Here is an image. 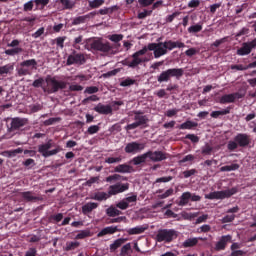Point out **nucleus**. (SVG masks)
Returning a JSON list of instances; mask_svg holds the SVG:
<instances>
[{
    "label": "nucleus",
    "instance_id": "f257e3e1",
    "mask_svg": "<svg viewBox=\"0 0 256 256\" xmlns=\"http://www.w3.org/2000/svg\"><path fill=\"white\" fill-rule=\"evenodd\" d=\"M147 51H154L155 59H159V57H163V55H167L168 53L164 42L150 43L148 46H144L141 50L132 55V60L126 62L127 67L135 69V67H139L141 63H145L147 59H145L143 55H145Z\"/></svg>",
    "mask_w": 256,
    "mask_h": 256
},
{
    "label": "nucleus",
    "instance_id": "f03ea898",
    "mask_svg": "<svg viewBox=\"0 0 256 256\" xmlns=\"http://www.w3.org/2000/svg\"><path fill=\"white\" fill-rule=\"evenodd\" d=\"M45 82L47 83V85L42 87V91L44 93H47L48 95H51L52 93H57L59 89L67 88V82L59 81L55 77L47 76Z\"/></svg>",
    "mask_w": 256,
    "mask_h": 256
},
{
    "label": "nucleus",
    "instance_id": "7ed1b4c3",
    "mask_svg": "<svg viewBox=\"0 0 256 256\" xmlns=\"http://www.w3.org/2000/svg\"><path fill=\"white\" fill-rule=\"evenodd\" d=\"M33 69H37V60L30 59L22 61L16 69V72L18 77H25L27 75H32Z\"/></svg>",
    "mask_w": 256,
    "mask_h": 256
},
{
    "label": "nucleus",
    "instance_id": "20e7f679",
    "mask_svg": "<svg viewBox=\"0 0 256 256\" xmlns=\"http://www.w3.org/2000/svg\"><path fill=\"white\" fill-rule=\"evenodd\" d=\"M185 73L183 68H170L166 71H162L157 77L158 83H167L171 77H176V79H181V76Z\"/></svg>",
    "mask_w": 256,
    "mask_h": 256
},
{
    "label": "nucleus",
    "instance_id": "39448f33",
    "mask_svg": "<svg viewBox=\"0 0 256 256\" xmlns=\"http://www.w3.org/2000/svg\"><path fill=\"white\" fill-rule=\"evenodd\" d=\"M88 48L90 51H100V53H109L113 46L109 42H104L101 39H94L88 41Z\"/></svg>",
    "mask_w": 256,
    "mask_h": 256
},
{
    "label": "nucleus",
    "instance_id": "423d86ee",
    "mask_svg": "<svg viewBox=\"0 0 256 256\" xmlns=\"http://www.w3.org/2000/svg\"><path fill=\"white\" fill-rule=\"evenodd\" d=\"M175 229H159L156 234L158 243H171L177 237Z\"/></svg>",
    "mask_w": 256,
    "mask_h": 256
},
{
    "label": "nucleus",
    "instance_id": "0eeeda50",
    "mask_svg": "<svg viewBox=\"0 0 256 256\" xmlns=\"http://www.w3.org/2000/svg\"><path fill=\"white\" fill-rule=\"evenodd\" d=\"M134 121L132 124H128L125 129L126 131H132V129H137V127H143L149 123V117L143 115L141 111L134 112Z\"/></svg>",
    "mask_w": 256,
    "mask_h": 256
},
{
    "label": "nucleus",
    "instance_id": "6e6552de",
    "mask_svg": "<svg viewBox=\"0 0 256 256\" xmlns=\"http://www.w3.org/2000/svg\"><path fill=\"white\" fill-rule=\"evenodd\" d=\"M235 193H237L236 188L226 189L222 191H214L206 194L205 199H229V197H232V195H235Z\"/></svg>",
    "mask_w": 256,
    "mask_h": 256
},
{
    "label": "nucleus",
    "instance_id": "1a4fd4ad",
    "mask_svg": "<svg viewBox=\"0 0 256 256\" xmlns=\"http://www.w3.org/2000/svg\"><path fill=\"white\" fill-rule=\"evenodd\" d=\"M51 147H55L53 140H49L47 143L39 145L38 152H40L43 157H52V155H57V153L61 151V148L59 147L49 150Z\"/></svg>",
    "mask_w": 256,
    "mask_h": 256
},
{
    "label": "nucleus",
    "instance_id": "9d476101",
    "mask_svg": "<svg viewBox=\"0 0 256 256\" xmlns=\"http://www.w3.org/2000/svg\"><path fill=\"white\" fill-rule=\"evenodd\" d=\"M85 54L73 51L67 58L66 65H85Z\"/></svg>",
    "mask_w": 256,
    "mask_h": 256
},
{
    "label": "nucleus",
    "instance_id": "9b49d317",
    "mask_svg": "<svg viewBox=\"0 0 256 256\" xmlns=\"http://www.w3.org/2000/svg\"><path fill=\"white\" fill-rule=\"evenodd\" d=\"M253 49H256V38L250 42H244L242 47L237 50V55L243 57L249 55Z\"/></svg>",
    "mask_w": 256,
    "mask_h": 256
},
{
    "label": "nucleus",
    "instance_id": "f8f14e48",
    "mask_svg": "<svg viewBox=\"0 0 256 256\" xmlns=\"http://www.w3.org/2000/svg\"><path fill=\"white\" fill-rule=\"evenodd\" d=\"M143 149H145V143H139L135 141L126 144L124 151L125 153H132L133 155H135V153H141Z\"/></svg>",
    "mask_w": 256,
    "mask_h": 256
},
{
    "label": "nucleus",
    "instance_id": "ddd939ff",
    "mask_svg": "<svg viewBox=\"0 0 256 256\" xmlns=\"http://www.w3.org/2000/svg\"><path fill=\"white\" fill-rule=\"evenodd\" d=\"M127 189H129V184L117 183L109 187L108 194L111 197V195H117L119 193H123L124 191H127Z\"/></svg>",
    "mask_w": 256,
    "mask_h": 256
},
{
    "label": "nucleus",
    "instance_id": "4468645a",
    "mask_svg": "<svg viewBox=\"0 0 256 256\" xmlns=\"http://www.w3.org/2000/svg\"><path fill=\"white\" fill-rule=\"evenodd\" d=\"M147 153L148 158H150V160H152L154 163H159L167 159V154L162 151H148Z\"/></svg>",
    "mask_w": 256,
    "mask_h": 256
},
{
    "label": "nucleus",
    "instance_id": "2eb2a0df",
    "mask_svg": "<svg viewBox=\"0 0 256 256\" xmlns=\"http://www.w3.org/2000/svg\"><path fill=\"white\" fill-rule=\"evenodd\" d=\"M22 199L28 203H37V201H43V197L35 196L34 192L26 191L20 193Z\"/></svg>",
    "mask_w": 256,
    "mask_h": 256
},
{
    "label": "nucleus",
    "instance_id": "dca6fc26",
    "mask_svg": "<svg viewBox=\"0 0 256 256\" xmlns=\"http://www.w3.org/2000/svg\"><path fill=\"white\" fill-rule=\"evenodd\" d=\"M234 141L238 143L239 147H247L251 143V137L247 134L240 133L235 136Z\"/></svg>",
    "mask_w": 256,
    "mask_h": 256
},
{
    "label": "nucleus",
    "instance_id": "f3484780",
    "mask_svg": "<svg viewBox=\"0 0 256 256\" xmlns=\"http://www.w3.org/2000/svg\"><path fill=\"white\" fill-rule=\"evenodd\" d=\"M10 131H17V129H21V127H25L27 125V119L25 118H13L10 124Z\"/></svg>",
    "mask_w": 256,
    "mask_h": 256
},
{
    "label": "nucleus",
    "instance_id": "a211bd4d",
    "mask_svg": "<svg viewBox=\"0 0 256 256\" xmlns=\"http://www.w3.org/2000/svg\"><path fill=\"white\" fill-rule=\"evenodd\" d=\"M94 111L96 113H100L101 115H111L113 113V108L110 105H103L99 103L95 108Z\"/></svg>",
    "mask_w": 256,
    "mask_h": 256
},
{
    "label": "nucleus",
    "instance_id": "6ab92c4d",
    "mask_svg": "<svg viewBox=\"0 0 256 256\" xmlns=\"http://www.w3.org/2000/svg\"><path fill=\"white\" fill-rule=\"evenodd\" d=\"M231 241V236L226 235L222 236L220 240L216 243L215 250L216 251H223L225 247H227V244Z\"/></svg>",
    "mask_w": 256,
    "mask_h": 256
},
{
    "label": "nucleus",
    "instance_id": "aec40b11",
    "mask_svg": "<svg viewBox=\"0 0 256 256\" xmlns=\"http://www.w3.org/2000/svg\"><path fill=\"white\" fill-rule=\"evenodd\" d=\"M95 15H97L96 12H90L89 14H86L84 16H79V17L74 18L72 23H73V25H81V23H85V21L91 19Z\"/></svg>",
    "mask_w": 256,
    "mask_h": 256
},
{
    "label": "nucleus",
    "instance_id": "412c9836",
    "mask_svg": "<svg viewBox=\"0 0 256 256\" xmlns=\"http://www.w3.org/2000/svg\"><path fill=\"white\" fill-rule=\"evenodd\" d=\"M119 229L117 226H108L106 228H103L99 233L98 237H104V235H113V233H117Z\"/></svg>",
    "mask_w": 256,
    "mask_h": 256
},
{
    "label": "nucleus",
    "instance_id": "4be33fe9",
    "mask_svg": "<svg viewBox=\"0 0 256 256\" xmlns=\"http://www.w3.org/2000/svg\"><path fill=\"white\" fill-rule=\"evenodd\" d=\"M147 231V227L145 226H136L134 228H130L127 230L128 235H141V233H145Z\"/></svg>",
    "mask_w": 256,
    "mask_h": 256
},
{
    "label": "nucleus",
    "instance_id": "5701e85b",
    "mask_svg": "<svg viewBox=\"0 0 256 256\" xmlns=\"http://www.w3.org/2000/svg\"><path fill=\"white\" fill-rule=\"evenodd\" d=\"M97 207H99V204L95 202L86 203L84 206H82V213L87 215V213H91V211H93V209H97Z\"/></svg>",
    "mask_w": 256,
    "mask_h": 256
},
{
    "label": "nucleus",
    "instance_id": "b1692460",
    "mask_svg": "<svg viewBox=\"0 0 256 256\" xmlns=\"http://www.w3.org/2000/svg\"><path fill=\"white\" fill-rule=\"evenodd\" d=\"M189 201H191V192H184L180 196V201H179L178 205L180 207H185V205H187V203H189Z\"/></svg>",
    "mask_w": 256,
    "mask_h": 256
},
{
    "label": "nucleus",
    "instance_id": "393cba45",
    "mask_svg": "<svg viewBox=\"0 0 256 256\" xmlns=\"http://www.w3.org/2000/svg\"><path fill=\"white\" fill-rule=\"evenodd\" d=\"M127 241V238H119L115 240L112 244H110V251L113 253L114 251H117L121 245H124V243Z\"/></svg>",
    "mask_w": 256,
    "mask_h": 256
},
{
    "label": "nucleus",
    "instance_id": "a878e982",
    "mask_svg": "<svg viewBox=\"0 0 256 256\" xmlns=\"http://www.w3.org/2000/svg\"><path fill=\"white\" fill-rule=\"evenodd\" d=\"M132 167L127 164H120L114 168L115 173H131Z\"/></svg>",
    "mask_w": 256,
    "mask_h": 256
},
{
    "label": "nucleus",
    "instance_id": "bb28decb",
    "mask_svg": "<svg viewBox=\"0 0 256 256\" xmlns=\"http://www.w3.org/2000/svg\"><path fill=\"white\" fill-rule=\"evenodd\" d=\"M147 158H149L148 153L141 154L139 156H136L132 159V163L134 165H141V163H145L147 161Z\"/></svg>",
    "mask_w": 256,
    "mask_h": 256
},
{
    "label": "nucleus",
    "instance_id": "cd10ccee",
    "mask_svg": "<svg viewBox=\"0 0 256 256\" xmlns=\"http://www.w3.org/2000/svg\"><path fill=\"white\" fill-rule=\"evenodd\" d=\"M110 194L109 192H98L95 193L94 196L92 197V199H94L95 201H107V199H109Z\"/></svg>",
    "mask_w": 256,
    "mask_h": 256
},
{
    "label": "nucleus",
    "instance_id": "c85d7f7f",
    "mask_svg": "<svg viewBox=\"0 0 256 256\" xmlns=\"http://www.w3.org/2000/svg\"><path fill=\"white\" fill-rule=\"evenodd\" d=\"M197 243H199V238H188L182 243V247H184L185 249L189 247H195Z\"/></svg>",
    "mask_w": 256,
    "mask_h": 256
},
{
    "label": "nucleus",
    "instance_id": "c756f323",
    "mask_svg": "<svg viewBox=\"0 0 256 256\" xmlns=\"http://www.w3.org/2000/svg\"><path fill=\"white\" fill-rule=\"evenodd\" d=\"M13 69H15L13 64H6L4 66H0V75H9V73H11Z\"/></svg>",
    "mask_w": 256,
    "mask_h": 256
},
{
    "label": "nucleus",
    "instance_id": "7c9ffc66",
    "mask_svg": "<svg viewBox=\"0 0 256 256\" xmlns=\"http://www.w3.org/2000/svg\"><path fill=\"white\" fill-rule=\"evenodd\" d=\"M181 217L186 221H192V219H195V217H199V212H182Z\"/></svg>",
    "mask_w": 256,
    "mask_h": 256
},
{
    "label": "nucleus",
    "instance_id": "2f4dec72",
    "mask_svg": "<svg viewBox=\"0 0 256 256\" xmlns=\"http://www.w3.org/2000/svg\"><path fill=\"white\" fill-rule=\"evenodd\" d=\"M106 213L108 217H117L121 215V211L113 206H110L107 210Z\"/></svg>",
    "mask_w": 256,
    "mask_h": 256
},
{
    "label": "nucleus",
    "instance_id": "473e14b6",
    "mask_svg": "<svg viewBox=\"0 0 256 256\" xmlns=\"http://www.w3.org/2000/svg\"><path fill=\"white\" fill-rule=\"evenodd\" d=\"M120 256H131V243H127L122 246Z\"/></svg>",
    "mask_w": 256,
    "mask_h": 256
},
{
    "label": "nucleus",
    "instance_id": "72a5a7b5",
    "mask_svg": "<svg viewBox=\"0 0 256 256\" xmlns=\"http://www.w3.org/2000/svg\"><path fill=\"white\" fill-rule=\"evenodd\" d=\"M235 102V96L233 94H226L223 95L220 99V103H234Z\"/></svg>",
    "mask_w": 256,
    "mask_h": 256
},
{
    "label": "nucleus",
    "instance_id": "f704fd0d",
    "mask_svg": "<svg viewBox=\"0 0 256 256\" xmlns=\"http://www.w3.org/2000/svg\"><path fill=\"white\" fill-rule=\"evenodd\" d=\"M20 153H23L22 148H17L15 150H8L4 152L5 157H17Z\"/></svg>",
    "mask_w": 256,
    "mask_h": 256
},
{
    "label": "nucleus",
    "instance_id": "c9c22d12",
    "mask_svg": "<svg viewBox=\"0 0 256 256\" xmlns=\"http://www.w3.org/2000/svg\"><path fill=\"white\" fill-rule=\"evenodd\" d=\"M5 55H10L11 57L15 56V55H19V53H23V48H12V49H8L5 50Z\"/></svg>",
    "mask_w": 256,
    "mask_h": 256
},
{
    "label": "nucleus",
    "instance_id": "e433bc0d",
    "mask_svg": "<svg viewBox=\"0 0 256 256\" xmlns=\"http://www.w3.org/2000/svg\"><path fill=\"white\" fill-rule=\"evenodd\" d=\"M197 125H199V124L188 120V121L182 123L178 128L179 129H193V127H197Z\"/></svg>",
    "mask_w": 256,
    "mask_h": 256
},
{
    "label": "nucleus",
    "instance_id": "4c0bfd02",
    "mask_svg": "<svg viewBox=\"0 0 256 256\" xmlns=\"http://www.w3.org/2000/svg\"><path fill=\"white\" fill-rule=\"evenodd\" d=\"M80 243L78 241L75 242H67L64 248V251H75L77 247H79Z\"/></svg>",
    "mask_w": 256,
    "mask_h": 256
},
{
    "label": "nucleus",
    "instance_id": "58836bf2",
    "mask_svg": "<svg viewBox=\"0 0 256 256\" xmlns=\"http://www.w3.org/2000/svg\"><path fill=\"white\" fill-rule=\"evenodd\" d=\"M89 3V7H91V9H97L99 7H101V5H103V3H105V0H90L88 1Z\"/></svg>",
    "mask_w": 256,
    "mask_h": 256
},
{
    "label": "nucleus",
    "instance_id": "ea45409f",
    "mask_svg": "<svg viewBox=\"0 0 256 256\" xmlns=\"http://www.w3.org/2000/svg\"><path fill=\"white\" fill-rule=\"evenodd\" d=\"M210 115L213 119H217L218 117H221V115H229V109L213 111Z\"/></svg>",
    "mask_w": 256,
    "mask_h": 256
},
{
    "label": "nucleus",
    "instance_id": "a19ab883",
    "mask_svg": "<svg viewBox=\"0 0 256 256\" xmlns=\"http://www.w3.org/2000/svg\"><path fill=\"white\" fill-rule=\"evenodd\" d=\"M50 0H34L36 9H45L46 5H49Z\"/></svg>",
    "mask_w": 256,
    "mask_h": 256
},
{
    "label": "nucleus",
    "instance_id": "79ce46f5",
    "mask_svg": "<svg viewBox=\"0 0 256 256\" xmlns=\"http://www.w3.org/2000/svg\"><path fill=\"white\" fill-rule=\"evenodd\" d=\"M60 3H62L64 9H73L75 7V2L71 0H60Z\"/></svg>",
    "mask_w": 256,
    "mask_h": 256
},
{
    "label": "nucleus",
    "instance_id": "37998d69",
    "mask_svg": "<svg viewBox=\"0 0 256 256\" xmlns=\"http://www.w3.org/2000/svg\"><path fill=\"white\" fill-rule=\"evenodd\" d=\"M124 201L127 203L128 207H132L133 203H137V195H132L124 198Z\"/></svg>",
    "mask_w": 256,
    "mask_h": 256
},
{
    "label": "nucleus",
    "instance_id": "c03bdc74",
    "mask_svg": "<svg viewBox=\"0 0 256 256\" xmlns=\"http://www.w3.org/2000/svg\"><path fill=\"white\" fill-rule=\"evenodd\" d=\"M239 169V164H232L229 166H223L220 168V171L225 172V171H237Z\"/></svg>",
    "mask_w": 256,
    "mask_h": 256
},
{
    "label": "nucleus",
    "instance_id": "a18cd8bd",
    "mask_svg": "<svg viewBox=\"0 0 256 256\" xmlns=\"http://www.w3.org/2000/svg\"><path fill=\"white\" fill-rule=\"evenodd\" d=\"M131 85H135V79L126 78L122 82H120L121 87H131Z\"/></svg>",
    "mask_w": 256,
    "mask_h": 256
},
{
    "label": "nucleus",
    "instance_id": "49530a36",
    "mask_svg": "<svg viewBox=\"0 0 256 256\" xmlns=\"http://www.w3.org/2000/svg\"><path fill=\"white\" fill-rule=\"evenodd\" d=\"M230 69L234 71H247L249 69L248 65L238 64V65H231Z\"/></svg>",
    "mask_w": 256,
    "mask_h": 256
},
{
    "label": "nucleus",
    "instance_id": "de8ad7c7",
    "mask_svg": "<svg viewBox=\"0 0 256 256\" xmlns=\"http://www.w3.org/2000/svg\"><path fill=\"white\" fill-rule=\"evenodd\" d=\"M116 9H118L117 6H112L110 8L100 9L99 13L100 15H109V13H113Z\"/></svg>",
    "mask_w": 256,
    "mask_h": 256
},
{
    "label": "nucleus",
    "instance_id": "09e8293b",
    "mask_svg": "<svg viewBox=\"0 0 256 256\" xmlns=\"http://www.w3.org/2000/svg\"><path fill=\"white\" fill-rule=\"evenodd\" d=\"M123 161V158L121 156L119 157H109L105 159V163L113 164V163H121Z\"/></svg>",
    "mask_w": 256,
    "mask_h": 256
},
{
    "label": "nucleus",
    "instance_id": "8fccbe9b",
    "mask_svg": "<svg viewBox=\"0 0 256 256\" xmlns=\"http://www.w3.org/2000/svg\"><path fill=\"white\" fill-rule=\"evenodd\" d=\"M86 237H91V232L89 230H82L76 235V239H85Z\"/></svg>",
    "mask_w": 256,
    "mask_h": 256
},
{
    "label": "nucleus",
    "instance_id": "3c124183",
    "mask_svg": "<svg viewBox=\"0 0 256 256\" xmlns=\"http://www.w3.org/2000/svg\"><path fill=\"white\" fill-rule=\"evenodd\" d=\"M110 41H113V43H119V41H123V35L122 34H114L108 37Z\"/></svg>",
    "mask_w": 256,
    "mask_h": 256
},
{
    "label": "nucleus",
    "instance_id": "603ef678",
    "mask_svg": "<svg viewBox=\"0 0 256 256\" xmlns=\"http://www.w3.org/2000/svg\"><path fill=\"white\" fill-rule=\"evenodd\" d=\"M173 193H174L173 188H170L166 190L165 193L158 195V199H167V197H171Z\"/></svg>",
    "mask_w": 256,
    "mask_h": 256
},
{
    "label": "nucleus",
    "instance_id": "864d4df0",
    "mask_svg": "<svg viewBox=\"0 0 256 256\" xmlns=\"http://www.w3.org/2000/svg\"><path fill=\"white\" fill-rule=\"evenodd\" d=\"M203 29V26L196 24L194 26H190L188 28V32L189 33H199V31H201Z\"/></svg>",
    "mask_w": 256,
    "mask_h": 256
},
{
    "label": "nucleus",
    "instance_id": "5fc2aeb1",
    "mask_svg": "<svg viewBox=\"0 0 256 256\" xmlns=\"http://www.w3.org/2000/svg\"><path fill=\"white\" fill-rule=\"evenodd\" d=\"M164 46L166 47V51H173L175 49V42L172 40H168L163 42Z\"/></svg>",
    "mask_w": 256,
    "mask_h": 256
},
{
    "label": "nucleus",
    "instance_id": "6e6d98bb",
    "mask_svg": "<svg viewBox=\"0 0 256 256\" xmlns=\"http://www.w3.org/2000/svg\"><path fill=\"white\" fill-rule=\"evenodd\" d=\"M116 207L118 209H121L122 211H125V209H129V206H128L127 202L125 201V199H123L120 202H118L116 204Z\"/></svg>",
    "mask_w": 256,
    "mask_h": 256
},
{
    "label": "nucleus",
    "instance_id": "4d7b16f0",
    "mask_svg": "<svg viewBox=\"0 0 256 256\" xmlns=\"http://www.w3.org/2000/svg\"><path fill=\"white\" fill-rule=\"evenodd\" d=\"M99 88L97 86H90L87 87L84 91V93H88V95H93V93H98Z\"/></svg>",
    "mask_w": 256,
    "mask_h": 256
},
{
    "label": "nucleus",
    "instance_id": "13d9d810",
    "mask_svg": "<svg viewBox=\"0 0 256 256\" xmlns=\"http://www.w3.org/2000/svg\"><path fill=\"white\" fill-rule=\"evenodd\" d=\"M213 151V147H211L209 144H206L204 147H202V155H211Z\"/></svg>",
    "mask_w": 256,
    "mask_h": 256
},
{
    "label": "nucleus",
    "instance_id": "bf43d9fd",
    "mask_svg": "<svg viewBox=\"0 0 256 256\" xmlns=\"http://www.w3.org/2000/svg\"><path fill=\"white\" fill-rule=\"evenodd\" d=\"M197 53H199V49L197 48H190L185 51L187 57H193L194 55H197Z\"/></svg>",
    "mask_w": 256,
    "mask_h": 256
},
{
    "label": "nucleus",
    "instance_id": "052dcab7",
    "mask_svg": "<svg viewBox=\"0 0 256 256\" xmlns=\"http://www.w3.org/2000/svg\"><path fill=\"white\" fill-rule=\"evenodd\" d=\"M35 3L34 0H30L27 3L24 4V8L23 11L27 12V11H33V4Z\"/></svg>",
    "mask_w": 256,
    "mask_h": 256
},
{
    "label": "nucleus",
    "instance_id": "680f3d73",
    "mask_svg": "<svg viewBox=\"0 0 256 256\" xmlns=\"http://www.w3.org/2000/svg\"><path fill=\"white\" fill-rule=\"evenodd\" d=\"M43 83H45V79L41 77L34 80V82L32 83V86H34L35 88H39V87L43 88Z\"/></svg>",
    "mask_w": 256,
    "mask_h": 256
},
{
    "label": "nucleus",
    "instance_id": "e2e57ef3",
    "mask_svg": "<svg viewBox=\"0 0 256 256\" xmlns=\"http://www.w3.org/2000/svg\"><path fill=\"white\" fill-rule=\"evenodd\" d=\"M99 126L98 125H92L88 128L87 132L89 135H95V133H99Z\"/></svg>",
    "mask_w": 256,
    "mask_h": 256
},
{
    "label": "nucleus",
    "instance_id": "0e129e2a",
    "mask_svg": "<svg viewBox=\"0 0 256 256\" xmlns=\"http://www.w3.org/2000/svg\"><path fill=\"white\" fill-rule=\"evenodd\" d=\"M232 221H235V214L226 215L222 218V223H232Z\"/></svg>",
    "mask_w": 256,
    "mask_h": 256
},
{
    "label": "nucleus",
    "instance_id": "69168bd1",
    "mask_svg": "<svg viewBox=\"0 0 256 256\" xmlns=\"http://www.w3.org/2000/svg\"><path fill=\"white\" fill-rule=\"evenodd\" d=\"M197 173L196 169H190V170H186L183 172V175L185 177V179H189V177L195 175Z\"/></svg>",
    "mask_w": 256,
    "mask_h": 256
},
{
    "label": "nucleus",
    "instance_id": "338daca9",
    "mask_svg": "<svg viewBox=\"0 0 256 256\" xmlns=\"http://www.w3.org/2000/svg\"><path fill=\"white\" fill-rule=\"evenodd\" d=\"M120 179H121V175L114 174V175L108 176L106 178V181H107V183H111V181H120Z\"/></svg>",
    "mask_w": 256,
    "mask_h": 256
},
{
    "label": "nucleus",
    "instance_id": "774afa93",
    "mask_svg": "<svg viewBox=\"0 0 256 256\" xmlns=\"http://www.w3.org/2000/svg\"><path fill=\"white\" fill-rule=\"evenodd\" d=\"M69 91H83V86L78 84H71L69 86Z\"/></svg>",
    "mask_w": 256,
    "mask_h": 256
}]
</instances>
